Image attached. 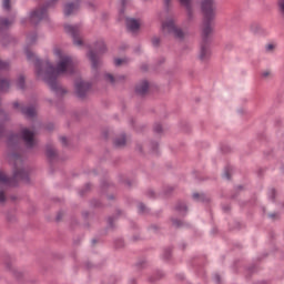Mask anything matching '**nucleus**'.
<instances>
[{"label":"nucleus","instance_id":"obj_1","mask_svg":"<svg viewBox=\"0 0 284 284\" xmlns=\"http://www.w3.org/2000/svg\"><path fill=\"white\" fill-rule=\"evenodd\" d=\"M26 54L29 61H36V74L38 79L45 81L51 90H59V83H57L59 75L72 74L74 72V60L72 57L64 53L60 47H54L52 49V57L58 61L57 67L49 60L44 61L41 67L39 58L30 50H27Z\"/></svg>","mask_w":284,"mask_h":284},{"label":"nucleus","instance_id":"obj_2","mask_svg":"<svg viewBox=\"0 0 284 284\" xmlns=\"http://www.w3.org/2000/svg\"><path fill=\"white\" fill-rule=\"evenodd\" d=\"M18 163H21V158L16 159L13 179L8 178L3 171H0V185L14 186L17 181L28 183V172L23 168L18 166Z\"/></svg>","mask_w":284,"mask_h":284},{"label":"nucleus","instance_id":"obj_3","mask_svg":"<svg viewBox=\"0 0 284 284\" xmlns=\"http://www.w3.org/2000/svg\"><path fill=\"white\" fill-rule=\"evenodd\" d=\"M162 32L164 34H173L175 39H184L185 32L181 28L176 27L174 18L169 16L164 22H162Z\"/></svg>","mask_w":284,"mask_h":284},{"label":"nucleus","instance_id":"obj_4","mask_svg":"<svg viewBox=\"0 0 284 284\" xmlns=\"http://www.w3.org/2000/svg\"><path fill=\"white\" fill-rule=\"evenodd\" d=\"M64 30L73 39V44L75 48H83V37H81V26L80 24H65Z\"/></svg>","mask_w":284,"mask_h":284},{"label":"nucleus","instance_id":"obj_5","mask_svg":"<svg viewBox=\"0 0 284 284\" xmlns=\"http://www.w3.org/2000/svg\"><path fill=\"white\" fill-rule=\"evenodd\" d=\"M201 8L206 21H212V19L216 17V7L214 6V0H202Z\"/></svg>","mask_w":284,"mask_h":284},{"label":"nucleus","instance_id":"obj_6","mask_svg":"<svg viewBox=\"0 0 284 284\" xmlns=\"http://www.w3.org/2000/svg\"><path fill=\"white\" fill-rule=\"evenodd\" d=\"M89 90H92V83L83 80H78L75 83V92L78 97L83 98L88 94Z\"/></svg>","mask_w":284,"mask_h":284},{"label":"nucleus","instance_id":"obj_7","mask_svg":"<svg viewBox=\"0 0 284 284\" xmlns=\"http://www.w3.org/2000/svg\"><path fill=\"white\" fill-rule=\"evenodd\" d=\"M48 17V11L45 8H40L38 10H34L30 13V21L31 23H39V21H42V19H45Z\"/></svg>","mask_w":284,"mask_h":284},{"label":"nucleus","instance_id":"obj_8","mask_svg":"<svg viewBox=\"0 0 284 284\" xmlns=\"http://www.w3.org/2000/svg\"><path fill=\"white\" fill-rule=\"evenodd\" d=\"M21 135L27 148H34V131H31L30 129H22Z\"/></svg>","mask_w":284,"mask_h":284},{"label":"nucleus","instance_id":"obj_9","mask_svg":"<svg viewBox=\"0 0 284 284\" xmlns=\"http://www.w3.org/2000/svg\"><path fill=\"white\" fill-rule=\"evenodd\" d=\"M136 94H141L142 97L150 92V82L148 80H142L135 84Z\"/></svg>","mask_w":284,"mask_h":284},{"label":"nucleus","instance_id":"obj_10","mask_svg":"<svg viewBox=\"0 0 284 284\" xmlns=\"http://www.w3.org/2000/svg\"><path fill=\"white\" fill-rule=\"evenodd\" d=\"M126 28L130 30V32H136L141 28V21L134 18H129L126 19Z\"/></svg>","mask_w":284,"mask_h":284},{"label":"nucleus","instance_id":"obj_11","mask_svg":"<svg viewBox=\"0 0 284 284\" xmlns=\"http://www.w3.org/2000/svg\"><path fill=\"white\" fill-rule=\"evenodd\" d=\"M210 54H212L210 47L207 44L202 45L199 55L201 61H207L210 59Z\"/></svg>","mask_w":284,"mask_h":284},{"label":"nucleus","instance_id":"obj_12","mask_svg":"<svg viewBox=\"0 0 284 284\" xmlns=\"http://www.w3.org/2000/svg\"><path fill=\"white\" fill-rule=\"evenodd\" d=\"M88 57L91 61V68L92 70H98L99 67L101 65V61L99 60V58H97V54H94L92 51H90L88 53Z\"/></svg>","mask_w":284,"mask_h":284},{"label":"nucleus","instance_id":"obj_13","mask_svg":"<svg viewBox=\"0 0 284 284\" xmlns=\"http://www.w3.org/2000/svg\"><path fill=\"white\" fill-rule=\"evenodd\" d=\"M77 10H79V6L74 4V3H69L64 6V14L67 17H70V14H74V12H77Z\"/></svg>","mask_w":284,"mask_h":284},{"label":"nucleus","instance_id":"obj_14","mask_svg":"<svg viewBox=\"0 0 284 284\" xmlns=\"http://www.w3.org/2000/svg\"><path fill=\"white\" fill-rule=\"evenodd\" d=\"M0 90L1 92H8V90H10V81L7 79H0Z\"/></svg>","mask_w":284,"mask_h":284},{"label":"nucleus","instance_id":"obj_15","mask_svg":"<svg viewBox=\"0 0 284 284\" xmlns=\"http://www.w3.org/2000/svg\"><path fill=\"white\" fill-rule=\"evenodd\" d=\"M16 85L18 90H23L26 88V78L23 75H19L16 80Z\"/></svg>","mask_w":284,"mask_h":284},{"label":"nucleus","instance_id":"obj_16","mask_svg":"<svg viewBox=\"0 0 284 284\" xmlns=\"http://www.w3.org/2000/svg\"><path fill=\"white\" fill-rule=\"evenodd\" d=\"M103 80L106 83H111V85H114L116 83V78H114V75H112V73H104Z\"/></svg>","mask_w":284,"mask_h":284},{"label":"nucleus","instance_id":"obj_17","mask_svg":"<svg viewBox=\"0 0 284 284\" xmlns=\"http://www.w3.org/2000/svg\"><path fill=\"white\" fill-rule=\"evenodd\" d=\"M130 63V60L128 58H115L114 59V65L121 67V65H128Z\"/></svg>","mask_w":284,"mask_h":284},{"label":"nucleus","instance_id":"obj_18","mask_svg":"<svg viewBox=\"0 0 284 284\" xmlns=\"http://www.w3.org/2000/svg\"><path fill=\"white\" fill-rule=\"evenodd\" d=\"M95 50L98 52H105L106 50L105 42L103 40L98 41L95 44Z\"/></svg>","mask_w":284,"mask_h":284},{"label":"nucleus","instance_id":"obj_19","mask_svg":"<svg viewBox=\"0 0 284 284\" xmlns=\"http://www.w3.org/2000/svg\"><path fill=\"white\" fill-rule=\"evenodd\" d=\"M47 156L49 159H54V156H57V150L53 146H48L47 148Z\"/></svg>","mask_w":284,"mask_h":284},{"label":"nucleus","instance_id":"obj_20","mask_svg":"<svg viewBox=\"0 0 284 284\" xmlns=\"http://www.w3.org/2000/svg\"><path fill=\"white\" fill-rule=\"evenodd\" d=\"M202 32H203L204 37H207V34L212 33V27L210 26V23L206 22L204 24Z\"/></svg>","mask_w":284,"mask_h":284},{"label":"nucleus","instance_id":"obj_21","mask_svg":"<svg viewBox=\"0 0 284 284\" xmlns=\"http://www.w3.org/2000/svg\"><path fill=\"white\" fill-rule=\"evenodd\" d=\"M114 143L118 148H123L125 145V135L118 138Z\"/></svg>","mask_w":284,"mask_h":284},{"label":"nucleus","instance_id":"obj_22","mask_svg":"<svg viewBox=\"0 0 284 284\" xmlns=\"http://www.w3.org/2000/svg\"><path fill=\"white\" fill-rule=\"evenodd\" d=\"M2 8L3 10H10L12 8V1L11 0H2Z\"/></svg>","mask_w":284,"mask_h":284},{"label":"nucleus","instance_id":"obj_23","mask_svg":"<svg viewBox=\"0 0 284 284\" xmlns=\"http://www.w3.org/2000/svg\"><path fill=\"white\" fill-rule=\"evenodd\" d=\"M8 26H12V20H8V19L0 20V28H8Z\"/></svg>","mask_w":284,"mask_h":284},{"label":"nucleus","instance_id":"obj_24","mask_svg":"<svg viewBox=\"0 0 284 284\" xmlns=\"http://www.w3.org/2000/svg\"><path fill=\"white\" fill-rule=\"evenodd\" d=\"M272 74H273L272 70H270V69H266V70L262 71V73H261L263 79H270V77H272Z\"/></svg>","mask_w":284,"mask_h":284},{"label":"nucleus","instance_id":"obj_25","mask_svg":"<svg viewBox=\"0 0 284 284\" xmlns=\"http://www.w3.org/2000/svg\"><path fill=\"white\" fill-rule=\"evenodd\" d=\"M180 3L184 6L186 10H190L192 0H180Z\"/></svg>","mask_w":284,"mask_h":284},{"label":"nucleus","instance_id":"obj_26","mask_svg":"<svg viewBox=\"0 0 284 284\" xmlns=\"http://www.w3.org/2000/svg\"><path fill=\"white\" fill-rule=\"evenodd\" d=\"M13 108H26V104L22 101H13Z\"/></svg>","mask_w":284,"mask_h":284},{"label":"nucleus","instance_id":"obj_27","mask_svg":"<svg viewBox=\"0 0 284 284\" xmlns=\"http://www.w3.org/2000/svg\"><path fill=\"white\" fill-rule=\"evenodd\" d=\"M24 114H28V116H34V109L29 108V109H24Z\"/></svg>","mask_w":284,"mask_h":284},{"label":"nucleus","instance_id":"obj_28","mask_svg":"<svg viewBox=\"0 0 284 284\" xmlns=\"http://www.w3.org/2000/svg\"><path fill=\"white\" fill-rule=\"evenodd\" d=\"M251 30L252 32H254V34H256L261 30V27L258 24H253L251 27Z\"/></svg>","mask_w":284,"mask_h":284},{"label":"nucleus","instance_id":"obj_29","mask_svg":"<svg viewBox=\"0 0 284 284\" xmlns=\"http://www.w3.org/2000/svg\"><path fill=\"white\" fill-rule=\"evenodd\" d=\"M278 6L282 14H284V0H278Z\"/></svg>","mask_w":284,"mask_h":284},{"label":"nucleus","instance_id":"obj_30","mask_svg":"<svg viewBox=\"0 0 284 284\" xmlns=\"http://www.w3.org/2000/svg\"><path fill=\"white\" fill-rule=\"evenodd\" d=\"M0 203H6V193L3 191H0Z\"/></svg>","mask_w":284,"mask_h":284},{"label":"nucleus","instance_id":"obj_31","mask_svg":"<svg viewBox=\"0 0 284 284\" xmlns=\"http://www.w3.org/2000/svg\"><path fill=\"white\" fill-rule=\"evenodd\" d=\"M6 68H8V62L0 61V70H6Z\"/></svg>","mask_w":284,"mask_h":284},{"label":"nucleus","instance_id":"obj_32","mask_svg":"<svg viewBox=\"0 0 284 284\" xmlns=\"http://www.w3.org/2000/svg\"><path fill=\"white\" fill-rule=\"evenodd\" d=\"M60 141H61L62 145H68V138L61 136Z\"/></svg>","mask_w":284,"mask_h":284},{"label":"nucleus","instance_id":"obj_33","mask_svg":"<svg viewBox=\"0 0 284 284\" xmlns=\"http://www.w3.org/2000/svg\"><path fill=\"white\" fill-rule=\"evenodd\" d=\"M193 199H195V201H199V199H203V194L194 193Z\"/></svg>","mask_w":284,"mask_h":284},{"label":"nucleus","instance_id":"obj_34","mask_svg":"<svg viewBox=\"0 0 284 284\" xmlns=\"http://www.w3.org/2000/svg\"><path fill=\"white\" fill-rule=\"evenodd\" d=\"M160 41H161V40H160L159 38H153V39H152L153 45H159Z\"/></svg>","mask_w":284,"mask_h":284},{"label":"nucleus","instance_id":"obj_35","mask_svg":"<svg viewBox=\"0 0 284 284\" xmlns=\"http://www.w3.org/2000/svg\"><path fill=\"white\" fill-rule=\"evenodd\" d=\"M266 50H267L268 52H272V50H274V44H267V45H266Z\"/></svg>","mask_w":284,"mask_h":284},{"label":"nucleus","instance_id":"obj_36","mask_svg":"<svg viewBox=\"0 0 284 284\" xmlns=\"http://www.w3.org/2000/svg\"><path fill=\"white\" fill-rule=\"evenodd\" d=\"M179 210L185 212V210H187V206H185V204H182L181 206H179Z\"/></svg>","mask_w":284,"mask_h":284},{"label":"nucleus","instance_id":"obj_37","mask_svg":"<svg viewBox=\"0 0 284 284\" xmlns=\"http://www.w3.org/2000/svg\"><path fill=\"white\" fill-rule=\"evenodd\" d=\"M224 176H225V179L230 180V171H226V172L224 173Z\"/></svg>","mask_w":284,"mask_h":284},{"label":"nucleus","instance_id":"obj_38","mask_svg":"<svg viewBox=\"0 0 284 284\" xmlns=\"http://www.w3.org/2000/svg\"><path fill=\"white\" fill-rule=\"evenodd\" d=\"M139 209L141 212H143V210H145V206L143 204H140Z\"/></svg>","mask_w":284,"mask_h":284},{"label":"nucleus","instance_id":"obj_39","mask_svg":"<svg viewBox=\"0 0 284 284\" xmlns=\"http://www.w3.org/2000/svg\"><path fill=\"white\" fill-rule=\"evenodd\" d=\"M196 101H201V98H197Z\"/></svg>","mask_w":284,"mask_h":284},{"label":"nucleus","instance_id":"obj_40","mask_svg":"<svg viewBox=\"0 0 284 284\" xmlns=\"http://www.w3.org/2000/svg\"><path fill=\"white\" fill-rule=\"evenodd\" d=\"M160 130H161V126H159L158 131H160Z\"/></svg>","mask_w":284,"mask_h":284},{"label":"nucleus","instance_id":"obj_41","mask_svg":"<svg viewBox=\"0 0 284 284\" xmlns=\"http://www.w3.org/2000/svg\"><path fill=\"white\" fill-rule=\"evenodd\" d=\"M49 105H53L52 103H49Z\"/></svg>","mask_w":284,"mask_h":284}]
</instances>
